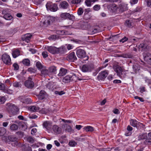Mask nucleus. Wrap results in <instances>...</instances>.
Returning <instances> with one entry per match:
<instances>
[{
    "label": "nucleus",
    "mask_w": 151,
    "mask_h": 151,
    "mask_svg": "<svg viewBox=\"0 0 151 151\" xmlns=\"http://www.w3.org/2000/svg\"><path fill=\"white\" fill-rule=\"evenodd\" d=\"M114 69L117 75L120 78L124 79L126 77L124 70L122 67L119 65H116L114 66Z\"/></svg>",
    "instance_id": "f257e3e1"
},
{
    "label": "nucleus",
    "mask_w": 151,
    "mask_h": 151,
    "mask_svg": "<svg viewBox=\"0 0 151 151\" xmlns=\"http://www.w3.org/2000/svg\"><path fill=\"white\" fill-rule=\"evenodd\" d=\"M46 48L48 51L52 54L60 53L63 51L62 48L60 47L57 48L55 46H47Z\"/></svg>",
    "instance_id": "f03ea898"
},
{
    "label": "nucleus",
    "mask_w": 151,
    "mask_h": 151,
    "mask_svg": "<svg viewBox=\"0 0 151 151\" xmlns=\"http://www.w3.org/2000/svg\"><path fill=\"white\" fill-rule=\"evenodd\" d=\"M94 69L93 64L91 63L83 65L81 68L82 71L84 72H91Z\"/></svg>",
    "instance_id": "7ed1b4c3"
},
{
    "label": "nucleus",
    "mask_w": 151,
    "mask_h": 151,
    "mask_svg": "<svg viewBox=\"0 0 151 151\" xmlns=\"http://www.w3.org/2000/svg\"><path fill=\"white\" fill-rule=\"evenodd\" d=\"M46 6L47 10H49L52 12H56L58 9L57 4L53 3L50 1L48 2L47 3Z\"/></svg>",
    "instance_id": "20e7f679"
},
{
    "label": "nucleus",
    "mask_w": 151,
    "mask_h": 151,
    "mask_svg": "<svg viewBox=\"0 0 151 151\" xmlns=\"http://www.w3.org/2000/svg\"><path fill=\"white\" fill-rule=\"evenodd\" d=\"M76 54L77 57L80 58H86V60L88 59V58L86 56V53L83 49H78L76 50Z\"/></svg>",
    "instance_id": "39448f33"
},
{
    "label": "nucleus",
    "mask_w": 151,
    "mask_h": 151,
    "mask_svg": "<svg viewBox=\"0 0 151 151\" xmlns=\"http://www.w3.org/2000/svg\"><path fill=\"white\" fill-rule=\"evenodd\" d=\"M1 59L3 63L6 65H9L11 64V60L9 55L4 53L1 56Z\"/></svg>",
    "instance_id": "423d86ee"
},
{
    "label": "nucleus",
    "mask_w": 151,
    "mask_h": 151,
    "mask_svg": "<svg viewBox=\"0 0 151 151\" xmlns=\"http://www.w3.org/2000/svg\"><path fill=\"white\" fill-rule=\"evenodd\" d=\"M60 16V18L64 19H68L70 20H73L75 19V17L74 16L71 15L68 13H62Z\"/></svg>",
    "instance_id": "0eeeda50"
},
{
    "label": "nucleus",
    "mask_w": 151,
    "mask_h": 151,
    "mask_svg": "<svg viewBox=\"0 0 151 151\" xmlns=\"http://www.w3.org/2000/svg\"><path fill=\"white\" fill-rule=\"evenodd\" d=\"M30 77H29L24 82L25 86L28 88H32L34 86V83Z\"/></svg>",
    "instance_id": "6e6552de"
},
{
    "label": "nucleus",
    "mask_w": 151,
    "mask_h": 151,
    "mask_svg": "<svg viewBox=\"0 0 151 151\" xmlns=\"http://www.w3.org/2000/svg\"><path fill=\"white\" fill-rule=\"evenodd\" d=\"M143 56L144 60L151 65V54L147 52H145L143 54Z\"/></svg>",
    "instance_id": "1a4fd4ad"
},
{
    "label": "nucleus",
    "mask_w": 151,
    "mask_h": 151,
    "mask_svg": "<svg viewBox=\"0 0 151 151\" xmlns=\"http://www.w3.org/2000/svg\"><path fill=\"white\" fill-rule=\"evenodd\" d=\"M108 75L107 70H105L101 71L100 73L98 76L97 78L99 80H102L105 79Z\"/></svg>",
    "instance_id": "9d476101"
},
{
    "label": "nucleus",
    "mask_w": 151,
    "mask_h": 151,
    "mask_svg": "<svg viewBox=\"0 0 151 151\" xmlns=\"http://www.w3.org/2000/svg\"><path fill=\"white\" fill-rule=\"evenodd\" d=\"M67 60L74 62V61L77 60V58L76 56L75 52H72L70 53L67 57Z\"/></svg>",
    "instance_id": "9b49d317"
},
{
    "label": "nucleus",
    "mask_w": 151,
    "mask_h": 151,
    "mask_svg": "<svg viewBox=\"0 0 151 151\" xmlns=\"http://www.w3.org/2000/svg\"><path fill=\"white\" fill-rule=\"evenodd\" d=\"M10 109L11 110L12 112L14 114H16L19 111L17 107L14 104H10L9 105Z\"/></svg>",
    "instance_id": "f8f14e48"
},
{
    "label": "nucleus",
    "mask_w": 151,
    "mask_h": 151,
    "mask_svg": "<svg viewBox=\"0 0 151 151\" xmlns=\"http://www.w3.org/2000/svg\"><path fill=\"white\" fill-rule=\"evenodd\" d=\"M32 35L30 33L26 34L22 36L21 39L22 41L28 42L30 39Z\"/></svg>",
    "instance_id": "ddd939ff"
},
{
    "label": "nucleus",
    "mask_w": 151,
    "mask_h": 151,
    "mask_svg": "<svg viewBox=\"0 0 151 151\" xmlns=\"http://www.w3.org/2000/svg\"><path fill=\"white\" fill-rule=\"evenodd\" d=\"M52 130L56 134H60L62 132V129L58 126L55 125L53 126Z\"/></svg>",
    "instance_id": "4468645a"
},
{
    "label": "nucleus",
    "mask_w": 151,
    "mask_h": 151,
    "mask_svg": "<svg viewBox=\"0 0 151 151\" xmlns=\"http://www.w3.org/2000/svg\"><path fill=\"white\" fill-rule=\"evenodd\" d=\"M144 144L145 145H151V132L148 134L147 138L144 142Z\"/></svg>",
    "instance_id": "2eb2a0df"
},
{
    "label": "nucleus",
    "mask_w": 151,
    "mask_h": 151,
    "mask_svg": "<svg viewBox=\"0 0 151 151\" xmlns=\"http://www.w3.org/2000/svg\"><path fill=\"white\" fill-rule=\"evenodd\" d=\"M41 75L42 76H47L49 74V70L46 68V67L43 68L40 70Z\"/></svg>",
    "instance_id": "dca6fc26"
},
{
    "label": "nucleus",
    "mask_w": 151,
    "mask_h": 151,
    "mask_svg": "<svg viewBox=\"0 0 151 151\" xmlns=\"http://www.w3.org/2000/svg\"><path fill=\"white\" fill-rule=\"evenodd\" d=\"M118 9L120 12H122L128 9V8L127 5L120 4L119 5Z\"/></svg>",
    "instance_id": "f3484780"
},
{
    "label": "nucleus",
    "mask_w": 151,
    "mask_h": 151,
    "mask_svg": "<svg viewBox=\"0 0 151 151\" xmlns=\"http://www.w3.org/2000/svg\"><path fill=\"white\" fill-rule=\"evenodd\" d=\"M130 122V125L134 127H137L139 125V123L135 119H131Z\"/></svg>",
    "instance_id": "a211bd4d"
},
{
    "label": "nucleus",
    "mask_w": 151,
    "mask_h": 151,
    "mask_svg": "<svg viewBox=\"0 0 151 151\" xmlns=\"http://www.w3.org/2000/svg\"><path fill=\"white\" fill-rule=\"evenodd\" d=\"M71 81H75L76 82L78 80L79 81H81L83 80L82 79L76 76L75 74H73L72 75H70Z\"/></svg>",
    "instance_id": "6ab92c4d"
},
{
    "label": "nucleus",
    "mask_w": 151,
    "mask_h": 151,
    "mask_svg": "<svg viewBox=\"0 0 151 151\" xmlns=\"http://www.w3.org/2000/svg\"><path fill=\"white\" fill-rule=\"evenodd\" d=\"M67 69L62 68L60 70V72L58 74L59 76H62L65 75L67 73Z\"/></svg>",
    "instance_id": "aec40b11"
},
{
    "label": "nucleus",
    "mask_w": 151,
    "mask_h": 151,
    "mask_svg": "<svg viewBox=\"0 0 151 151\" xmlns=\"http://www.w3.org/2000/svg\"><path fill=\"white\" fill-rule=\"evenodd\" d=\"M60 6L62 8L65 9L68 7L69 4L67 1H64L60 2Z\"/></svg>",
    "instance_id": "412c9836"
},
{
    "label": "nucleus",
    "mask_w": 151,
    "mask_h": 151,
    "mask_svg": "<svg viewBox=\"0 0 151 151\" xmlns=\"http://www.w3.org/2000/svg\"><path fill=\"white\" fill-rule=\"evenodd\" d=\"M20 55V51L18 49H16L12 51V55L14 58H15Z\"/></svg>",
    "instance_id": "4be33fe9"
},
{
    "label": "nucleus",
    "mask_w": 151,
    "mask_h": 151,
    "mask_svg": "<svg viewBox=\"0 0 151 151\" xmlns=\"http://www.w3.org/2000/svg\"><path fill=\"white\" fill-rule=\"evenodd\" d=\"M47 95V93L44 91L41 90L40 92L39 97L40 99H43Z\"/></svg>",
    "instance_id": "5701e85b"
},
{
    "label": "nucleus",
    "mask_w": 151,
    "mask_h": 151,
    "mask_svg": "<svg viewBox=\"0 0 151 151\" xmlns=\"http://www.w3.org/2000/svg\"><path fill=\"white\" fill-rule=\"evenodd\" d=\"M43 126L47 130H49L51 128V124L47 121H46L43 123Z\"/></svg>",
    "instance_id": "b1692460"
},
{
    "label": "nucleus",
    "mask_w": 151,
    "mask_h": 151,
    "mask_svg": "<svg viewBox=\"0 0 151 151\" xmlns=\"http://www.w3.org/2000/svg\"><path fill=\"white\" fill-rule=\"evenodd\" d=\"M50 73H52L54 74H56L57 73L56 67L54 66H52L49 67L48 69Z\"/></svg>",
    "instance_id": "393cba45"
},
{
    "label": "nucleus",
    "mask_w": 151,
    "mask_h": 151,
    "mask_svg": "<svg viewBox=\"0 0 151 151\" xmlns=\"http://www.w3.org/2000/svg\"><path fill=\"white\" fill-rule=\"evenodd\" d=\"M55 20V19L52 17H47V19L44 22L45 23H47L48 25H49L52 22Z\"/></svg>",
    "instance_id": "a878e982"
},
{
    "label": "nucleus",
    "mask_w": 151,
    "mask_h": 151,
    "mask_svg": "<svg viewBox=\"0 0 151 151\" xmlns=\"http://www.w3.org/2000/svg\"><path fill=\"white\" fill-rule=\"evenodd\" d=\"M18 128V126L15 124H11L10 129L11 131H15L17 130Z\"/></svg>",
    "instance_id": "bb28decb"
},
{
    "label": "nucleus",
    "mask_w": 151,
    "mask_h": 151,
    "mask_svg": "<svg viewBox=\"0 0 151 151\" xmlns=\"http://www.w3.org/2000/svg\"><path fill=\"white\" fill-rule=\"evenodd\" d=\"M138 48L139 51H143L147 49L146 45L143 43L140 44Z\"/></svg>",
    "instance_id": "cd10ccee"
},
{
    "label": "nucleus",
    "mask_w": 151,
    "mask_h": 151,
    "mask_svg": "<svg viewBox=\"0 0 151 151\" xmlns=\"http://www.w3.org/2000/svg\"><path fill=\"white\" fill-rule=\"evenodd\" d=\"M40 108L35 106H32L29 107V110L31 111L35 112L39 110Z\"/></svg>",
    "instance_id": "c85d7f7f"
},
{
    "label": "nucleus",
    "mask_w": 151,
    "mask_h": 151,
    "mask_svg": "<svg viewBox=\"0 0 151 151\" xmlns=\"http://www.w3.org/2000/svg\"><path fill=\"white\" fill-rule=\"evenodd\" d=\"M147 138V133H143L140 134L138 136V140H143L146 139Z\"/></svg>",
    "instance_id": "c756f323"
},
{
    "label": "nucleus",
    "mask_w": 151,
    "mask_h": 151,
    "mask_svg": "<svg viewBox=\"0 0 151 151\" xmlns=\"http://www.w3.org/2000/svg\"><path fill=\"white\" fill-rule=\"evenodd\" d=\"M63 81L65 83H68L71 81L70 75L67 76L63 78Z\"/></svg>",
    "instance_id": "7c9ffc66"
},
{
    "label": "nucleus",
    "mask_w": 151,
    "mask_h": 151,
    "mask_svg": "<svg viewBox=\"0 0 151 151\" xmlns=\"http://www.w3.org/2000/svg\"><path fill=\"white\" fill-rule=\"evenodd\" d=\"M83 129L86 132H92L94 130L93 128V127L89 126L85 127Z\"/></svg>",
    "instance_id": "2f4dec72"
},
{
    "label": "nucleus",
    "mask_w": 151,
    "mask_h": 151,
    "mask_svg": "<svg viewBox=\"0 0 151 151\" xmlns=\"http://www.w3.org/2000/svg\"><path fill=\"white\" fill-rule=\"evenodd\" d=\"M6 129L4 127H0V136L4 135L6 134Z\"/></svg>",
    "instance_id": "473e14b6"
},
{
    "label": "nucleus",
    "mask_w": 151,
    "mask_h": 151,
    "mask_svg": "<svg viewBox=\"0 0 151 151\" xmlns=\"http://www.w3.org/2000/svg\"><path fill=\"white\" fill-rule=\"evenodd\" d=\"M118 7H117V5L114 4H112L110 6V8L113 12H115L118 9Z\"/></svg>",
    "instance_id": "72a5a7b5"
},
{
    "label": "nucleus",
    "mask_w": 151,
    "mask_h": 151,
    "mask_svg": "<svg viewBox=\"0 0 151 151\" xmlns=\"http://www.w3.org/2000/svg\"><path fill=\"white\" fill-rule=\"evenodd\" d=\"M3 17L5 19L8 20H11L13 18L12 16L9 14L5 15H4Z\"/></svg>",
    "instance_id": "f704fd0d"
},
{
    "label": "nucleus",
    "mask_w": 151,
    "mask_h": 151,
    "mask_svg": "<svg viewBox=\"0 0 151 151\" xmlns=\"http://www.w3.org/2000/svg\"><path fill=\"white\" fill-rule=\"evenodd\" d=\"M22 62L24 65L26 66H29L30 64V60L27 59H24Z\"/></svg>",
    "instance_id": "c9c22d12"
},
{
    "label": "nucleus",
    "mask_w": 151,
    "mask_h": 151,
    "mask_svg": "<svg viewBox=\"0 0 151 151\" xmlns=\"http://www.w3.org/2000/svg\"><path fill=\"white\" fill-rule=\"evenodd\" d=\"M36 65L38 69L40 70L45 67L39 62H37L36 63Z\"/></svg>",
    "instance_id": "e433bc0d"
},
{
    "label": "nucleus",
    "mask_w": 151,
    "mask_h": 151,
    "mask_svg": "<svg viewBox=\"0 0 151 151\" xmlns=\"http://www.w3.org/2000/svg\"><path fill=\"white\" fill-rule=\"evenodd\" d=\"M121 56L125 58H132V55L129 53L122 54L121 55Z\"/></svg>",
    "instance_id": "4c0bfd02"
},
{
    "label": "nucleus",
    "mask_w": 151,
    "mask_h": 151,
    "mask_svg": "<svg viewBox=\"0 0 151 151\" xmlns=\"http://www.w3.org/2000/svg\"><path fill=\"white\" fill-rule=\"evenodd\" d=\"M13 86L15 87H21L22 84L20 82H14L13 84Z\"/></svg>",
    "instance_id": "58836bf2"
},
{
    "label": "nucleus",
    "mask_w": 151,
    "mask_h": 151,
    "mask_svg": "<svg viewBox=\"0 0 151 151\" xmlns=\"http://www.w3.org/2000/svg\"><path fill=\"white\" fill-rule=\"evenodd\" d=\"M10 12V10L7 8L3 9L2 11V14H4V15L9 14Z\"/></svg>",
    "instance_id": "ea45409f"
},
{
    "label": "nucleus",
    "mask_w": 151,
    "mask_h": 151,
    "mask_svg": "<svg viewBox=\"0 0 151 151\" xmlns=\"http://www.w3.org/2000/svg\"><path fill=\"white\" fill-rule=\"evenodd\" d=\"M8 139L12 142L16 141L17 140V138L14 136L11 135L8 137Z\"/></svg>",
    "instance_id": "a19ab883"
},
{
    "label": "nucleus",
    "mask_w": 151,
    "mask_h": 151,
    "mask_svg": "<svg viewBox=\"0 0 151 151\" xmlns=\"http://www.w3.org/2000/svg\"><path fill=\"white\" fill-rule=\"evenodd\" d=\"M16 134L19 137H23L24 135V133L22 131H19L17 132Z\"/></svg>",
    "instance_id": "79ce46f5"
},
{
    "label": "nucleus",
    "mask_w": 151,
    "mask_h": 151,
    "mask_svg": "<svg viewBox=\"0 0 151 151\" xmlns=\"http://www.w3.org/2000/svg\"><path fill=\"white\" fill-rule=\"evenodd\" d=\"M83 10L82 8L80 7L78 9L77 11V13L79 15H81L83 14Z\"/></svg>",
    "instance_id": "37998d69"
},
{
    "label": "nucleus",
    "mask_w": 151,
    "mask_h": 151,
    "mask_svg": "<svg viewBox=\"0 0 151 151\" xmlns=\"http://www.w3.org/2000/svg\"><path fill=\"white\" fill-rule=\"evenodd\" d=\"M133 69L134 71L135 72L138 71L140 69L139 68L138 66L137 65H133Z\"/></svg>",
    "instance_id": "c03bdc74"
},
{
    "label": "nucleus",
    "mask_w": 151,
    "mask_h": 151,
    "mask_svg": "<svg viewBox=\"0 0 151 151\" xmlns=\"http://www.w3.org/2000/svg\"><path fill=\"white\" fill-rule=\"evenodd\" d=\"M6 101V99L4 96H0V104H4Z\"/></svg>",
    "instance_id": "a18cd8bd"
},
{
    "label": "nucleus",
    "mask_w": 151,
    "mask_h": 151,
    "mask_svg": "<svg viewBox=\"0 0 151 151\" xmlns=\"http://www.w3.org/2000/svg\"><path fill=\"white\" fill-rule=\"evenodd\" d=\"M69 145L70 146L74 147L77 145V143L75 141H70L69 142Z\"/></svg>",
    "instance_id": "49530a36"
},
{
    "label": "nucleus",
    "mask_w": 151,
    "mask_h": 151,
    "mask_svg": "<svg viewBox=\"0 0 151 151\" xmlns=\"http://www.w3.org/2000/svg\"><path fill=\"white\" fill-rule=\"evenodd\" d=\"M57 35H52L50 36L49 37V39L50 40H54L57 38Z\"/></svg>",
    "instance_id": "de8ad7c7"
},
{
    "label": "nucleus",
    "mask_w": 151,
    "mask_h": 151,
    "mask_svg": "<svg viewBox=\"0 0 151 151\" xmlns=\"http://www.w3.org/2000/svg\"><path fill=\"white\" fill-rule=\"evenodd\" d=\"M28 71L31 73H35L36 72V70L34 68H29L28 69Z\"/></svg>",
    "instance_id": "09e8293b"
},
{
    "label": "nucleus",
    "mask_w": 151,
    "mask_h": 151,
    "mask_svg": "<svg viewBox=\"0 0 151 151\" xmlns=\"http://www.w3.org/2000/svg\"><path fill=\"white\" fill-rule=\"evenodd\" d=\"M108 65V64H106L105 65H103L102 67L98 68L96 70L97 72L98 73L102 69L106 67Z\"/></svg>",
    "instance_id": "8fccbe9b"
},
{
    "label": "nucleus",
    "mask_w": 151,
    "mask_h": 151,
    "mask_svg": "<svg viewBox=\"0 0 151 151\" xmlns=\"http://www.w3.org/2000/svg\"><path fill=\"white\" fill-rule=\"evenodd\" d=\"M14 70H18L19 68V66L17 63H14L13 65Z\"/></svg>",
    "instance_id": "3c124183"
},
{
    "label": "nucleus",
    "mask_w": 151,
    "mask_h": 151,
    "mask_svg": "<svg viewBox=\"0 0 151 151\" xmlns=\"http://www.w3.org/2000/svg\"><path fill=\"white\" fill-rule=\"evenodd\" d=\"M27 140L28 142L31 143H33L34 142L33 139L30 137H28Z\"/></svg>",
    "instance_id": "603ef678"
},
{
    "label": "nucleus",
    "mask_w": 151,
    "mask_h": 151,
    "mask_svg": "<svg viewBox=\"0 0 151 151\" xmlns=\"http://www.w3.org/2000/svg\"><path fill=\"white\" fill-rule=\"evenodd\" d=\"M55 93L56 94H58L59 95H61L65 94V92L63 91H55Z\"/></svg>",
    "instance_id": "864d4df0"
},
{
    "label": "nucleus",
    "mask_w": 151,
    "mask_h": 151,
    "mask_svg": "<svg viewBox=\"0 0 151 151\" xmlns=\"http://www.w3.org/2000/svg\"><path fill=\"white\" fill-rule=\"evenodd\" d=\"M5 89V86L4 84L0 82V90H4Z\"/></svg>",
    "instance_id": "5fc2aeb1"
},
{
    "label": "nucleus",
    "mask_w": 151,
    "mask_h": 151,
    "mask_svg": "<svg viewBox=\"0 0 151 151\" xmlns=\"http://www.w3.org/2000/svg\"><path fill=\"white\" fill-rule=\"evenodd\" d=\"M85 3L86 5L88 6H91V2L90 0H86Z\"/></svg>",
    "instance_id": "6e6d98bb"
},
{
    "label": "nucleus",
    "mask_w": 151,
    "mask_h": 151,
    "mask_svg": "<svg viewBox=\"0 0 151 151\" xmlns=\"http://www.w3.org/2000/svg\"><path fill=\"white\" fill-rule=\"evenodd\" d=\"M100 9V7L99 5H96L93 6V9L97 11Z\"/></svg>",
    "instance_id": "4d7b16f0"
},
{
    "label": "nucleus",
    "mask_w": 151,
    "mask_h": 151,
    "mask_svg": "<svg viewBox=\"0 0 151 151\" xmlns=\"http://www.w3.org/2000/svg\"><path fill=\"white\" fill-rule=\"evenodd\" d=\"M128 40V38L126 37H124L119 40L120 42H122L124 43Z\"/></svg>",
    "instance_id": "13d9d810"
},
{
    "label": "nucleus",
    "mask_w": 151,
    "mask_h": 151,
    "mask_svg": "<svg viewBox=\"0 0 151 151\" xmlns=\"http://www.w3.org/2000/svg\"><path fill=\"white\" fill-rule=\"evenodd\" d=\"M42 55L44 58H46L48 56L47 52L46 51H44L42 52Z\"/></svg>",
    "instance_id": "bf43d9fd"
},
{
    "label": "nucleus",
    "mask_w": 151,
    "mask_h": 151,
    "mask_svg": "<svg viewBox=\"0 0 151 151\" xmlns=\"http://www.w3.org/2000/svg\"><path fill=\"white\" fill-rule=\"evenodd\" d=\"M126 25L129 27H132V24L130 22L129 20L127 21L125 23Z\"/></svg>",
    "instance_id": "052dcab7"
},
{
    "label": "nucleus",
    "mask_w": 151,
    "mask_h": 151,
    "mask_svg": "<svg viewBox=\"0 0 151 151\" xmlns=\"http://www.w3.org/2000/svg\"><path fill=\"white\" fill-rule=\"evenodd\" d=\"M65 131H68V132H70L72 131V128L71 126L69 125L68 126L66 127V128L65 129Z\"/></svg>",
    "instance_id": "680f3d73"
},
{
    "label": "nucleus",
    "mask_w": 151,
    "mask_h": 151,
    "mask_svg": "<svg viewBox=\"0 0 151 151\" xmlns=\"http://www.w3.org/2000/svg\"><path fill=\"white\" fill-rule=\"evenodd\" d=\"M140 92L141 93H143L145 92V87L142 86L140 88Z\"/></svg>",
    "instance_id": "e2e57ef3"
},
{
    "label": "nucleus",
    "mask_w": 151,
    "mask_h": 151,
    "mask_svg": "<svg viewBox=\"0 0 151 151\" xmlns=\"http://www.w3.org/2000/svg\"><path fill=\"white\" fill-rule=\"evenodd\" d=\"M113 112L115 114H118L119 113V110L117 109H115L113 111Z\"/></svg>",
    "instance_id": "0e129e2a"
},
{
    "label": "nucleus",
    "mask_w": 151,
    "mask_h": 151,
    "mask_svg": "<svg viewBox=\"0 0 151 151\" xmlns=\"http://www.w3.org/2000/svg\"><path fill=\"white\" fill-rule=\"evenodd\" d=\"M133 129L132 127H131L130 125L128 126L127 128V130L128 131L132 132Z\"/></svg>",
    "instance_id": "69168bd1"
},
{
    "label": "nucleus",
    "mask_w": 151,
    "mask_h": 151,
    "mask_svg": "<svg viewBox=\"0 0 151 151\" xmlns=\"http://www.w3.org/2000/svg\"><path fill=\"white\" fill-rule=\"evenodd\" d=\"M61 33L63 35H69L68 33V32L67 31H66L64 30H63L61 31Z\"/></svg>",
    "instance_id": "338daca9"
},
{
    "label": "nucleus",
    "mask_w": 151,
    "mask_h": 151,
    "mask_svg": "<svg viewBox=\"0 0 151 151\" xmlns=\"http://www.w3.org/2000/svg\"><path fill=\"white\" fill-rule=\"evenodd\" d=\"M132 133V132L128 131L126 132L125 133V135L126 136H129Z\"/></svg>",
    "instance_id": "774afa93"
}]
</instances>
